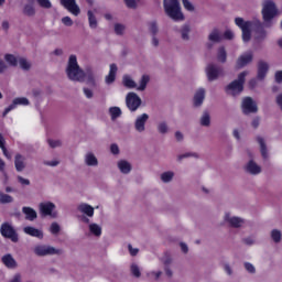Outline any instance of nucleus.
<instances>
[{
    "label": "nucleus",
    "mask_w": 282,
    "mask_h": 282,
    "mask_svg": "<svg viewBox=\"0 0 282 282\" xmlns=\"http://www.w3.org/2000/svg\"><path fill=\"white\" fill-rule=\"evenodd\" d=\"M66 75L68 76L69 80H75L77 83H83L85 80L91 83L94 80V70L87 69L85 72L80 69L76 55L69 56L66 67Z\"/></svg>",
    "instance_id": "nucleus-1"
},
{
    "label": "nucleus",
    "mask_w": 282,
    "mask_h": 282,
    "mask_svg": "<svg viewBox=\"0 0 282 282\" xmlns=\"http://www.w3.org/2000/svg\"><path fill=\"white\" fill-rule=\"evenodd\" d=\"M164 10L173 21H184V13L177 0H164Z\"/></svg>",
    "instance_id": "nucleus-2"
},
{
    "label": "nucleus",
    "mask_w": 282,
    "mask_h": 282,
    "mask_svg": "<svg viewBox=\"0 0 282 282\" xmlns=\"http://www.w3.org/2000/svg\"><path fill=\"white\" fill-rule=\"evenodd\" d=\"M246 76L248 70H245L238 75V79L234 80L227 86V94L230 96H237L243 91V84L246 83Z\"/></svg>",
    "instance_id": "nucleus-3"
},
{
    "label": "nucleus",
    "mask_w": 282,
    "mask_h": 282,
    "mask_svg": "<svg viewBox=\"0 0 282 282\" xmlns=\"http://www.w3.org/2000/svg\"><path fill=\"white\" fill-rule=\"evenodd\" d=\"M235 23L242 31V41L248 43V41H250L251 32L254 30V23L245 21L243 18H236Z\"/></svg>",
    "instance_id": "nucleus-4"
},
{
    "label": "nucleus",
    "mask_w": 282,
    "mask_h": 282,
    "mask_svg": "<svg viewBox=\"0 0 282 282\" xmlns=\"http://www.w3.org/2000/svg\"><path fill=\"white\" fill-rule=\"evenodd\" d=\"M279 14V11L276 10V6L272 2V0H265L263 2V8H262V17L264 24L268 25L274 17Z\"/></svg>",
    "instance_id": "nucleus-5"
},
{
    "label": "nucleus",
    "mask_w": 282,
    "mask_h": 282,
    "mask_svg": "<svg viewBox=\"0 0 282 282\" xmlns=\"http://www.w3.org/2000/svg\"><path fill=\"white\" fill-rule=\"evenodd\" d=\"M40 213L43 217H52L56 219L58 217V213L56 212V205L52 202H44L40 204Z\"/></svg>",
    "instance_id": "nucleus-6"
},
{
    "label": "nucleus",
    "mask_w": 282,
    "mask_h": 282,
    "mask_svg": "<svg viewBox=\"0 0 282 282\" xmlns=\"http://www.w3.org/2000/svg\"><path fill=\"white\" fill-rule=\"evenodd\" d=\"M4 61H7L12 67H17V65H20L22 69H30V67H32L28 59L23 57H17L12 54H7L4 56Z\"/></svg>",
    "instance_id": "nucleus-7"
},
{
    "label": "nucleus",
    "mask_w": 282,
    "mask_h": 282,
    "mask_svg": "<svg viewBox=\"0 0 282 282\" xmlns=\"http://www.w3.org/2000/svg\"><path fill=\"white\" fill-rule=\"evenodd\" d=\"M77 210L82 213L79 219L83 224H89V218L94 217V207L87 203H82L78 205Z\"/></svg>",
    "instance_id": "nucleus-8"
},
{
    "label": "nucleus",
    "mask_w": 282,
    "mask_h": 282,
    "mask_svg": "<svg viewBox=\"0 0 282 282\" xmlns=\"http://www.w3.org/2000/svg\"><path fill=\"white\" fill-rule=\"evenodd\" d=\"M126 105L130 111H138L140 105H142V99L135 93H129L126 97Z\"/></svg>",
    "instance_id": "nucleus-9"
},
{
    "label": "nucleus",
    "mask_w": 282,
    "mask_h": 282,
    "mask_svg": "<svg viewBox=\"0 0 282 282\" xmlns=\"http://www.w3.org/2000/svg\"><path fill=\"white\" fill-rule=\"evenodd\" d=\"M34 252L37 257H47V254H61V250L54 247L37 245L34 247Z\"/></svg>",
    "instance_id": "nucleus-10"
},
{
    "label": "nucleus",
    "mask_w": 282,
    "mask_h": 282,
    "mask_svg": "<svg viewBox=\"0 0 282 282\" xmlns=\"http://www.w3.org/2000/svg\"><path fill=\"white\" fill-rule=\"evenodd\" d=\"M0 232L2 237L11 239L13 243H17V241H19V236L17 235V231H14V228L10 226V224H3L0 228Z\"/></svg>",
    "instance_id": "nucleus-11"
},
{
    "label": "nucleus",
    "mask_w": 282,
    "mask_h": 282,
    "mask_svg": "<svg viewBox=\"0 0 282 282\" xmlns=\"http://www.w3.org/2000/svg\"><path fill=\"white\" fill-rule=\"evenodd\" d=\"M224 221L232 228H241V226L245 224L242 218L234 216L230 212L225 213Z\"/></svg>",
    "instance_id": "nucleus-12"
},
{
    "label": "nucleus",
    "mask_w": 282,
    "mask_h": 282,
    "mask_svg": "<svg viewBox=\"0 0 282 282\" xmlns=\"http://www.w3.org/2000/svg\"><path fill=\"white\" fill-rule=\"evenodd\" d=\"M22 106V107H28V105H30V100L25 97H18L15 99H13L12 104L4 109L2 116L3 118L7 117V115L9 113V111H12L13 109H17V107Z\"/></svg>",
    "instance_id": "nucleus-13"
},
{
    "label": "nucleus",
    "mask_w": 282,
    "mask_h": 282,
    "mask_svg": "<svg viewBox=\"0 0 282 282\" xmlns=\"http://www.w3.org/2000/svg\"><path fill=\"white\" fill-rule=\"evenodd\" d=\"M147 122H149V115L142 113L137 117L134 121V129L138 133H144L147 131Z\"/></svg>",
    "instance_id": "nucleus-14"
},
{
    "label": "nucleus",
    "mask_w": 282,
    "mask_h": 282,
    "mask_svg": "<svg viewBox=\"0 0 282 282\" xmlns=\"http://www.w3.org/2000/svg\"><path fill=\"white\" fill-rule=\"evenodd\" d=\"M221 74H224V69H221V67L216 66L215 64H209L206 67V75L208 80H217V78H219Z\"/></svg>",
    "instance_id": "nucleus-15"
},
{
    "label": "nucleus",
    "mask_w": 282,
    "mask_h": 282,
    "mask_svg": "<svg viewBox=\"0 0 282 282\" xmlns=\"http://www.w3.org/2000/svg\"><path fill=\"white\" fill-rule=\"evenodd\" d=\"M61 3L70 12V14H74V17H78L80 14V7L76 4V0H61Z\"/></svg>",
    "instance_id": "nucleus-16"
},
{
    "label": "nucleus",
    "mask_w": 282,
    "mask_h": 282,
    "mask_svg": "<svg viewBox=\"0 0 282 282\" xmlns=\"http://www.w3.org/2000/svg\"><path fill=\"white\" fill-rule=\"evenodd\" d=\"M242 111L243 113H257V104L252 98L246 97L242 100Z\"/></svg>",
    "instance_id": "nucleus-17"
},
{
    "label": "nucleus",
    "mask_w": 282,
    "mask_h": 282,
    "mask_svg": "<svg viewBox=\"0 0 282 282\" xmlns=\"http://www.w3.org/2000/svg\"><path fill=\"white\" fill-rule=\"evenodd\" d=\"M253 54L252 51H248L239 56L237 61V67H246L249 63H252Z\"/></svg>",
    "instance_id": "nucleus-18"
},
{
    "label": "nucleus",
    "mask_w": 282,
    "mask_h": 282,
    "mask_svg": "<svg viewBox=\"0 0 282 282\" xmlns=\"http://www.w3.org/2000/svg\"><path fill=\"white\" fill-rule=\"evenodd\" d=\"M245 170L247 173H250V175H259V173H261V166L252 160L246 164Z\"/></svg>",
    "instance_id": "nucleus-19"
},
{
    "label": "nucleus",
    "mask_w": 282,
    "mask_h": 282,
    "mask_svg": "<svg viewBox=\"0 0 282 282\" xmlns=\"http://www.w3.org/2000/svg\"><path fill=\"white\" fill-rule=\"evenodd\" d=\"M2 263L6 265V268H9L10 270H14L17 268L18 263L17 260H14V257L12 254L8 253L2 257Z\"/></svg>",
    "instance_id": "nucleus-20"
},
{
    "label": "nucleus",
    "mask_w": 282,
    "mask_h": 282,
    "mask_svg": "<svg viewBox=\"0 0 282 282\" xmlns=\"http://www.w3.org/2000/svg\"><path fill=\"white\" fill-rule=\"evenodd\" d=\"M117 166L120 171V173H123V175H129V173H131V163H129V161L127 160H120L117 163Z\"/></svg>",
    "instance_id": "nucleus-21"
},
{
    "label": "nucleus",
    "mask_w": 282,
    "mask_h": 282,
    "mask_svg": "<svg viewBox=\"0 0 282 282\" xmlns=\"http://www.w3.org/2000/svg\"><path fill=\"white\" fill-rule=\"evenodd\" d=\"M84 162L86 166H98V158L94 152H87L84 156Z\"/></svg>",
    "instance_id": "nucleus-22"
},
{
    "label": "nucleus",
    "mask_w": 282,
    "mask_h": 282,
    "mask_svg": "<svg viewBox=\"0 0 282 282\" xmlns=\"http://www.w3.org/2000/svg\"><path fill=\"white\" fill-rule=\"evenodd\" d=\"M206 98V90L204 88H199L194 95V105L195 107H199L204 102Z\"/></svg>",
    "instance_id": "nucleus-23"
},
{
    "label": "nucleus",
    "mask_w": 282,
    "mask_h": 282,
    "mask_svg": "<svg viewBox=\"0 0 282 282\" xmlns=\"http://www.w3.org/2000/svg\"><path fill=\"white\" fill-rule=\"evenodd\" d=\"M268 63L265 62H259L258 64V80H263L265 78V74H268Z\"/></svg>",
    "instance_id": "nucleus-24"
},
{
    "label": "nucleus",
    "mask_w": 282,
    "mask_h": 282,
    "mask_svg": "<svg viewBox=\"0 0 282 282\" xmlns=\"http://www.w3.org/2000/svg\"><path fill=\"white\" fill-rule=\"evenodd\" d=\"M88 230L94 237H100V235H102V227L96 223L89 224Z\"/></svg>",
    "instance_id": "nucleus-25"
},
{
    "label": "nucleus",
    "mask_w": 282,
    "mask_h": 282,
    "mask_svg": "<svg viewBox=\"0 0 282 282\" xmlns=\"http://www.w3.org/2000/svg\"><path fill=\"white\" fill-rule=\"evenodd\" d=\"M117 73H118V66H116V64H111L109 74H108V76H106V84L107 85H111V83H113V80H116V74Z\"/></svg>",
    "instance_id": "nucleus-26"
},
{
    "label": "nucleus",
    "mask_w": 282,
    "mask_h": 282,
    "mask_svg": "<svg viewBox=\"0 0 282 282\" xmlns=\"http://www.w3.org/2000/svg\"><path fill=\"white\" fill-rule=\"evenodd\" d=\"M25 235H30L31 237H36L37 239H43V231L34 228V227H24Z\"/></svg>",
    "instance_id": "nucleus-27"
},
{
    "label": "nucleus",
    "mask_w": 282,
    "mask_h": 282,
    "mask_svg": "<svg viewBox=\"0 0 282 282\" xmlns=\"http://www.w3.org/2000/svg\"><path fill=\"white\" fill-rule=\"evenodd\" d=\"M122 83L128 89H135V87H138V84H135V80H133V78H131V76L129 75L123 76Z\"/></svg>",
    "instance_id": "nucleus-28"
},
{
    "label": "nucleus",
    "mask_w": 282,
    "mask_h": 282,
    "mask_svg": "<svg viewBox=\"0 0 282 282\" xmlns=\"http://www.w3.org/2000/svg\"><path fill=\"white\" fill-rule=\"evenodd\" d=\"M23 12L26 14V17H34L36 12L34 9V0H29V4L24 6Z\"/></svg>",
    "instance_id": "nucleus-29"
},
{
    "label": "nucleus",
    "mask_w": 282,
    "mask_h": 282,
    "mask_svg": "<svg viewBox=\"0 0 282 282\" xmlns=\"http://www.w3.org/2000/svg\"><path fill=\"white\" fill-rule=\"evenodd\" d=\"M14 164H15L17 171L19 172L23 171V169H25V158H23L20 154L15 155Z\"/></svg>",
    "instance_id": "nucleus-30"
},
{
    "label": "nucleus",
    "mask_w": 282,
    "mask_h": 282,
    "mask_svg": "<svg viewBox=\"0 0 282 282\" xmlns=\"http://www.w3.org/2000/svg\"><path fill=\"white\" fill-rule=\"evenodd\" d=\"M22 210L29 221H34V219H36V210L32 209V207H23Z\"/></svg>",
    "instance_id": "nucleus-31"
},
{
    "label": "nucleus",
    "mask_w": 282,
    "mask_h": 282,
    "mask_svg": "<svg viewBox=\"0 0 282 282\" xmlns=\"http://www.w3.org/2000/svg\"><path fill=\"white\" fill-rule=\"evenodd\" d=\"M149 80H151V77H149V75H143L139 82L137 90L144 91L147 89V85H149Z\"/></svg>",
    "instance_id": "nucleus-32"
},
{
    "label": "nucleus",
    "mask_w": 282,
    "mask_h": 282,
    "mask_svg": "<svg viewBox=\"0 0 282 282\" xmlns=\"http://www.w3.org/2000/svg\"><path fill=\"white\" fill-rule=\"evenodd\" d=\"M221 39H224V35H221V33L217 29L213 30L209 34V41H212V43H219Z\"/></svg>",
    "instance_id": "nucleus-33"
},
{
    "label": "nucleus",
    "mask_w": 282,
    "mask_h": 282,
    "mask_svg": "<svg viewBox=\"0 0 282 282\" xmlns=\"http://www.w3.org/2000/svg\"><path fill=\"white\" fill-rule=\"evenodd\" d=\"M173 177H175V173L173 171L163 172L161 174V181L164 184H169V182H173Z\"/></svg>",
    "instance_id": "nucleus-34"
},
{
    "label": "nucleus",
    "mask_w": 282,
    "mask_h": 282,
    "mask_svg": "<svg viewBox=\"0 0 282 282\" xmlns=\"http://www.w3.org/2000/svg\"><path fill=\"white\" fill-rule=\"evenodd\" d=\"M0 149L3 152V155L8 159V160H12V154H10V152H8V149H6V139L3 138V135L0 133Z\"/></svg>",
    "instance_id": "nucleus-35"
},
{
    "label": "nucleus",
    "mask_w": 282,
    "mask_h": 282,
    "mask_svg": "<svg viewBox=\"0 0 282 282\" xmlns=\"http://www.w3.org/2000/svg\"><path fill=\"white\" fill-rule=\"evenodd\" d=\"M109 113L111 116V120H117V118H120V116H122V110L120 109V107H110Z\"/></svg>",
    "instance_id": "nucleus-36"
},
{
    "label": "nucleus",
    "mask_w": 282,
    "mask_h": 282,
    "mask_svg": "<svg viewBox=\"0 0 282 282\" xmlns=\"http://www.w3.org/2000/svg\"><path fill=\"white\" fill-rule=\"evenodd\" d=\"M88 21L93 30H96V28H98V21L96 20V15H94V12L91 10L88 11Z\"/></svg>",
    "instance_id": "nucleus-37"
},
{
    "label": "nucleus",
    "mask_w": 282,
    "mask_h": 282,
    "mask_svg": "<svg viewBox=\"0 0 282 282\" xmlns=\"http://www.w3.org/2000/svg\"><path fill=\"white\" fill-rule=\"evenodd\" d=\"M202 127H210V115L208 112H204L200 118Z\"/></svg>",
    "instance_id": "nucleus-38"
},
{
    "label": "nucleus",
    "mask_w": 282,
    "mask_h": 282,
    "mask_svg": "<svg viewBox=\"0 0 282 282\" xmlns=\"http://www.w3.org/2000/svg\"><path fill=\"white\" fill-rule=\"evenodd\" d=\"M12 202H14L12 196L0 192V204H12Z\"/></svg>",
    "instance_id": "nucleus-39"
},
{
    "label": "nucleus",
    "mask_w": 282,
    "mask_h": 282,
    "mask_svg": "<svg viewBox=\"0 0 282 282\" xmlns=\"http://www.w3.org/2000/svg\"><path fill=\"white\" fill-rule=\"evenodd\" d=\"M158 131L159 133H169V124L166 121H161L158 123Z\"/></svg>",
    "instance_id": "nucleus-40"
},
{
    "label": "nucleus",
    "mask_w": 282,
    "mask_h": 282,
    "mask_svg": "<svg viewBox=\"0 0 282 282\" xmlns=\"http://www.w3.org/2000/svg\"><path fill=\"white\" fill-rule=\"evenodd\" d=\"M258 142L260 144L262 158H268V150L265 149V141H263V138L258 137Z\"/></svg>",
    "instance_id": "nucleus-41"
},
{
    "label": "nucleus",
    "mask_w": 282,
    "mask_h": 282,
    "mask_svg": "<svg viewBox=\"0 0 282 282\" xmlns=\"http://www.w3.org/2000/svg\"><path fill=\"white\" fill-rule=\"evenodd\" d=\"M226 48L225 47H220L218 50V55H217V59L220 62V63H226Z\"/></svg>",
    "instance_id": "nucleus-42"
},
{
    "label": "nucleus",
    "mask_w": 282,
    "mask_h": 282,
    "mask_svg": "<svg viewBox=\"0 0 282 282\" xmlns=\"http://www.w3.org/2000/svg\"><path fill=\"white\" fill-rule=\"evenodd\" d=\"M50 232L51 235H58L61 232V225H58V223H52Z\"/></svg>",
    "instance_id": "nucleus-43"
},
{
    "label": "nucleus",
    "mask_w": 282,
    "mask_h": 282,
    "mask_svg": "<svg viewBox=\"0 0 282 282\" xmlns=\"http://www.w3.org/2000/svg\"><path fill=\"white\" fill-rule=\"evenodd\" d=\"M271 237L275 243H279V241H281V237H282L281 231H279L278 229L272 230Z\"/></svg>",
    "instance_id": "nucleus-44"
},
{
    "label": "nucleus",
    "mask_w": 282,
    "mask_h": 282,
    "mask_svg": "<svg viewBox=\"0 0 282 282\" xmlns=\"http://www.w3.org/2000/svg\"><path fill=\"white\" fill-rule=\"evenodd\" d=\"M191 32V29L188 26H183L181 34H182V39L184 41H188V33Z\"/></svg>",
    "instance_id": "nucleus-45"
},
{
    "label": "nucleus",
    "mask_w": 282,
    "mask_h": 282,
    "mask_svg": "<svg viewBox=\"0 0 282 282\" xmlns=\"http://www.w3.org/2000/svg\"><path fill=\"white\" fill-rule=\"evenodd\" d=\"M62 23L66 25V28H72V25H74V21L69 17H64Z\"/></svg>",
    "instance_id": "nucleus-46"
},
{
    "label": "nucleus",
    "mask_w": 282,
    "mask_h": 282,
    "mask_svg": "<svg viewBox=\"0 0 282 282\" xmlns=\"http://www.w3.org/2000/svg\"><path fill=\"white\" fill-rule=\"evenodd\" d=\"M182 2H183L185 10H188V12H193V10H195V8L193 7V3H191V1L182 0Z\"/></svg>",
    "instance_id": "nucleus-47"
},
{
    "label": "nucleus",
    "mask_w": 282,
    "mask_h": 282,
    "mask_svg": "<svg viewBox=\"0 0 282 282\" xmlns=\"http://www.w3.org/2000/svg\"><path fill=\"white\" fill-rule=\"evenodd\" d=\"M37 3L41 8H52V2H50V0H37Z\"/></svg>",
    "instance_id": "nucleus-48"
},
{
    "label": "nucleus",
    "mask_w": 282,
    "mask_h": 282,
    "mask_svg": "<svg viewBox=\"0 0 282 282\" xmlns=\"http://www.w3.org/2000/svg\"><path fill=\"white\" fill-rule=\"evenodd\" d=\"M162 276V272L161 271H152L149 273V278L152 279L153 281H158V278Z\"/></svg>",
    "instance_id": "nucleus-49"
},
{
    "label": "nucleus",
    "mask_w": 282,
    "mask_h": 282,
    "mask_svg": "<svg viewBox=\"0 0 282 282\" xmlns=\"http://www.w3.org/2000/svg\"><path fill=\"white\" fill-rule=\"evenodd\" d=\"M131 272H132L133 276H140V268L138 267V264L131 265Z\"/></svg>",
    "instance_id": "nucleus-50"
},
{
    "label": "nucleus",
    "mask_w": 282,
    "mask_h": 282,
    "mask_svg": "<svg viewBox=\"0 0 282 282\" xmlns=\"http://www.w3.org/2000/svg\"><path fill=\"white\" fill-rule=\"evenodd\" d=\"M245 268H246L247 272H250L251 274H254L256 269H254V265L252 263H250V262L245 263Z\"/></svg>",
    "instance_id": "nucleus-51"
},
{
    "label": "nucleus",
    "mask_w": 282,
    "mask_h": 282,
    "mask_svg": "<svg viewBox=\"0 0 282 282\" xmlns=\"http://www.w3.org/2000/svg\"><path fill=\"white\" fill-rule=\"evenodd\" d=\"M223 37L227 39V41H230V40L235 39V33H232V31H230V30H227V31H225Z\"/></svg>",
    "instance_id": "nucleus-52"
},
{
    "label": "nucleus",
    "mask_w": 282,
    "mask_h": 282,
    "mask_svg": "<svg viewBox=\"0 0 282 282\" xmlns=\"http://www.w3.org/2000/svg\"><path fill=\"white\" fill-rule=\"evenodd\" d=\"M110 151L113 155H118V153H120V148H118V144L113 143L110 145Z\"/></svg>",
    "instance_id": "nucleus-53"
},
{
    "label": "nucleus",
    "mask_w": 282,
    "mask_h": 282,
    "mask_svg": "<svg viewBox=\"0 0 282 282\" xmlns=\"http://www.w3.org/2000/svg\"><path fill=\"white\" fill-rule=\"evenodd\" d=\"M115 32H116V34H122V32H124V25L116 24L115 25Z\"/></svg>",
    "instance_id": "nucleus-54"
},
{
    "label": "nucleus",
    "mask_w": 282,
    "mask_h": 282,
    "mask_svg": "<svg viewBox=\"0 0 282 282\" xmlns=\"http://www.w3.org/2000/svg\"><path fill=\"white\" fill-rule=\"evenodd\" d=\"M124 2L128 8L133 9V8H137V6H138L137 0H124Z\"/></svg>",
    "instance_id": "nucleus-55"
},
{
    "label": "nucleus",
    "mask_w": 282,
    "mask_h": 282,
    "mask_svg": "<svg viewBox=\"0 0 282 282\" xmlns=\"http://www.w3.org/2000/svg\"><path fill=\"white\" fill-rule=\"evenodd\" d=\"M48 144L52 149H56V147H61L59 140H48Z\"/></svg>",
    "instance_id": "nucleus-56"
},
{
    "label": "nucleus",
    "mask_w": 282,
    "mask_h": 282,
    "mask_svg": "<svg viewBox=\"0 0 282 282\" xmlns=\"http://www.w3.org/2000/svg\"><path fill=\"white\" fill-rule=\"evenodd\" d=\"M20 184H22V186H30V180L28 178H23L21 176L18 177Z\"/></svg>",
    "instance_id": "nucleus-57"
},
{
    "label": "nucleus",
    "mask_w": 282,
    "mask_h": 282,
    "mask_svg": "<svg viewBox=\"0 0 282 282\" xmlns=\"http://www.w3.org/2000/svg\"><path fill=\"white\" fill-rule=\"evenodd\" d=\"M150 32H152V34H155L158 32V23L155 22L150 23Z\"/></svg>",
    "instance_id": "nucleus-58"
},
{
    "label": "nucleus",
    "mask_w": 282,
    "mask_h": 282,
    "mask_svg": "<svg viewBox=\"0 0 282 282\" xmlns=\"http://www.w3.org/2000/svg\"><path fill=\"white\" fill-rule=\"evenodd\" d=\"M84 94L86 98H94V91H91L89 88H84Z\"/></svg>",
    "instance_id": "nucleus-59"
},
{
    "label": "nucleus",
    "mask_w": 282,
    "mask_h": 282,
    "mask_svg": "<svg viewBox=\"0 0 282 282\" xmlns=\"http://www.w3.org/2000/svg\"><path fill=\"white\" fill-rule=\"evenodd\" d=\"M128 248H129V252L132 257H135V254H138V252H139L138 248L133 249V247L131 245H129Z\"/></svg>",
    "instance_id": "nucleus-60"
},
{
    "label": "nucleus",
    "mask_w": 282,
    "mask_h": 282,
    "mask_svg": "<svg viewBox=\"0 0 282 282\" xmlns=\"http://www.w3.org/2000/svg\"><path fill=\"white\" fill-rule=\"evenodd\" d=\"M184 158H197V154L185 153L178 155V160H184Z\"/></svg>",
    "instance_id": "nucleus-61"
},
{
    "label": "nucleus",
    "mask_w": 282,
    "mask_h": 282,
    "mask_svg": "<svg viewBox=\"0 0 282 282\" xmlns=\"http://www.w3.org/2000/svg\"><path fill=\"white\" fill-rule=\"evenodd\" d=\"M276 83H282V70L275 73Z\"/></svg>",
    "instance_id": "nucleus-62"
},
{
    "label": "nucleus",
    "mask_w": 282,
    "mask_h": 282,
    "mask_svg": "<svg viewBox=\"0 0 282 282\" xmlns=\"http://www.w3.org/2000/svg\"><path fill=\"white\" fill-rule=\"evenodd\" d=\"M224 270L226 272V274H232V269H230V265L229 264H224Z\"/></svg>",
    "instance_id": "nucleus-63"
},
{
    "label": "nucleus",
    "mask_w": 282,
    "mask_h": 282,
    "mask_svg": "<svg viewBox=\"0 0 282 282\" xmlns=\"http://www.w3.org/2000/svg\"><path fill=\"white\" fill-rule=\"evenodd\" d=\"M10 282H21V274L17 273Z\"/></svg>",
    "instance_id": "nucleus-64"
}]
</instances>
